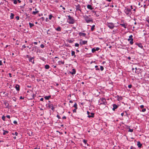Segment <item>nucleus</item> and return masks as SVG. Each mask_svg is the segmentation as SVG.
Segmentation results:
<instances>
[{
    "mask_svg": "<svg viewBox=\"0 0 149 149\" xmlns=\"http://www.w3.org/2000/svg\"><path fill=\"white\" fill-rule=\"evenodd\" d=\"M68 19L67 22L70 24H73L74 22V20L73 17H71L70 15H68Z\"/></svg>",
    "mask_w": 149,
    "mask_h": 149,
    "instance_id": "f257e3e1",
    "label": "nucleus"
},
{
    "mask_svg": "<svg viewBox=\"0 0 149 149\" xmlns=\"http://www.w3.org/2000/svg\"><path fill=\"white\" fill-rule=\"evenodd\" d=\"M89 16H90V15H89L88 16H85L84 18L85 20L86 21L87 23H89L90 22H93V20L92 18L89 17Z\"/></svg>",
    "mask_w": 149,
    "mask_h": 149,
    "instance_id": "f03ea898",
    "label": "nucleus"
},
{
    "mask_svg": "<svg viewBox=\"0 0 149 149\" xmlns=\"http://www.w3.org/2000/svg\"><path fill=\"white\" fill-rule=\"evenodd\" d=\"M99 105L103 104L104 105H106L107 104V102H106V100L104 98L100 99V101L99 102Z\"/></svg>",
    "mask_w": 149,
    "mask_h": 149,
    "instance_id": "7ed1b4c3",
    "label": "nucleus"
},
{
    "mask_svg": "<svg viewBox=\"0 0 149 149\" xmlns=\"http://www.w3.org/2000/svg\"><path fill=\"white\" fill-rule=\"evenodd\" d=\"M124 12L128 16L132 14L131 10L128 8H125L124 10Z\"/></svg>",
    "mask_w": 149,
    "mask_h": 149,
    "instance_id": "20e7f679",
    "label": "nucleus"
},
{
    "mask_svg": "<svg viewBox=\"0 0 149 149\" xmlns=\"http://www.w3.org/2000/svg\"><path fill=\"white\" fill-rule=\"evenodd\" d=\"M106 25L110 29H113L114 27V24L112 22H107Z\"/></svg>",
    "mask_w": 149,
    "mask_h": 149,
    "instance_id": "39448f33",
    "label": "nucleus"
},
{
    "mask_svg": "<svg viewBox=\"0 0 149 149\" xmlns=\"http://www.w3.org/2000/svg\"><path fill=\"white\" fill-rule=\"evenodd\" d=\"M3 104L5 105L6 108H9V104L8 102V101H3Z\"/></svg>",
    "mask_w": 149,
    "mask_h": 149,
    "instance_id": "423d86ee",
    "label": "nucleus"
},
{
    "mask_svg": "<svg viewBox=\"0 0 149 149\" xmlns=\"http://www.w3.org/2000/svg\"><path fill=\"white\" fill-rule=\"evenodd\" d=\"M76 7L77 10L80 11L81 12V6L80 5L78 4L76 6Z\"/></svg>",
    "mask_w": 149,
    "mask_h": 149,
    "instance_id": "0eeeda50",
    "label": "nucleus"
},
{
    "mask_svg": "<svg viewBox=\"0 0 149 149\" xmlns=\"http://www.w3.org/2000/svg\"><path fill=\"white\" fill-rule=\"evenodd\" d=\"M113 108H112V110L113 111H115L116 109H117L118 107V105L115 104H113Z\"/></svg>",
    "mask_w": 149,
    "mask_h": 149,
    "instance_id": "6e6552de",
    "label": "nucleus"
},
{
    "mask_svg": "<svg viewBox=\"0 0 149 149\" xmlns=\"http://www.w3.org/2000/svg\"><path fill=\"white\" fill-rule=\"evenodd\" d=\"M34 57H30L29 58V62H32L33 64H34Z\"/></svg>",
    "mask_w": 149,
    "mask_h": 149,
    "instance_id": "1a4fd4ad",
    "label": "nucleus"
},
{
    "mask_svg": "<svg viewBox=\"0 0 149 149\" xmlns=\"http://www.w3.org/2000/svg\"><path fill=\"white\" fill-rule=\"evenodd\" d=\"M92 12L94 13V15L96 17H98L99 16L100 14L98 12L94 11H92Z\"/></svg>",
    "mask_w": 149,
    "mask_h": 149,
    "instance_id": "9d476101",
    "label": "nucleus"
},
{
    "mask_svg": "<svg viewBox=\"0 0 149 149\" xmlns=\"http://www.w3.org/2000/svg\"><path fill=\"white\" fill-rule=\"evenodd\" d=\"M79 35L80 36L85 37L86 36V33L80 32L79 33Z\"/></svg>",
    "mask_w": 149,
    "mask_h": 149,
    "instance_id": "9b49d317",
    "label": "nucleus"
},
{
    "mask_svg": "<svg viewBox=\"0 0 149 149\" xmlns=\"http://www.w3.org/2000/svg\"><path fill=\"white\" fill-rule=\"evenodd\" d=\"M39 11L37 10V9L36 8L35 9V11H33L32 12V14L34 15H36V14L39 12Z\"/></svg>",
    "mask_w": 149,
    "mask_h": 149,
    "instance_id": "f8f14e48",
    "label": "nucleus"
},
{
    "mask_svg": "<svg viewBox=\"0 0 149 149\" xmlns=\"http://www.w3.org/2000/svg\"><path fill=\"white\" fill-rule=\"evenodd\" d=\"M70 73L72 75H74L76 73V70L74 69H72V72H70Z\"/></svg>",
    "mask_w": 149,
    "mask_h": 149,
    "instance_id": "ddd939ff",
    "label": "nucleus"
},
{
    "mask_svg": "<svg viewBox=\"0 0 149 149\" xmlns=\"http://www.w3.org/2000/svg\"><path fill=\"white\" fill-rule=\"evenodd\" d=\"M117 100L118 101H120L122 100L123 98L121 96H120L118 95L117 96Z\"/></svg>",
    "mask_w": 149,
    "mask_h": 149,
    "instance_id": "4468645a",
    "label": "nucleus"
},
{
    "mask_svg": "<svg viewBox=\"0 0 149 149\" xmlns=\"http://www.w3.org/2000/svg\"><path fill=\"white\" fill-rule=\"evenodd\" d=\"M137 146H138L139 148H141L142 146V144L139 141L137 142Z\"/></svg>",
    "mask_w": 149,
    "mask_h": 149,
    "instance_id": "2eb2a0df",
    "label": "nucleus"
},
{
    "mask_svg": "<svg viewBox=\"0 0 149 149\" xmlns=\"http://www.w3.org/2000/svg\"><path fill=\"white\" fill-rule=\"evenodd\" d=\"M136 45H137L138 47L141 49H143V47L141 43H136Z\"/></svg>",
    "mask_w": 149,
    "mask_h": 149,
    "instance_id": "dca6fc26",
    "label": "nucleus"
},
{
    "mask_svg": "<svg viewBox=\"0 0 149 149\" xmlns=\"http://www.w3.org/2000/svg\"><path fill=\"white\" fill-rule=\"evenodd\" d=\"M90 114L91 115L88 116V117L89 118H93L94 117L95 113H91Z\"/></svg>",
    "mask_w": 149,
    "mask_h": 149,
    "instance_id": "f3484780",
    "label": "nucleus"
},
{
    "mask_svg": "<svg viewBox=\"0 0 149 149\" xmlns=\"http://www.w3.org/2000/svg\"><path fill=\"white\" fill-rule=\"evenodd\" d=\"M87 8H88L90 9L91 10H92L93 8L92 6L90 5H88L87 6Z\"/></svg>",
    "mask_w": 149,
    "mask_h": 149,
    "instance_id": "a211bd4d",
    "label": "nucleus"
},
{
    "mask_svg": "<svg viewBox=\"0 0 149 149\" xmlns=\"http://www.w3.org/2000/svg\"><path fill=\"white\" fill-rule=\"evenodd\" d=\"M49 107L53 111L54 109V107H53V105L52 104H50L49 105Z\"/></svg>",
    "mask_w": 149,
    "mask_h": 149,
    "instance_id": "6ab92c4d",
    "label": "nucleus"
},
{
    "mask_svg": "<svg viewBox=\"0 0 149 149\" xmlns=\"http://www.w3.org/2000/svg\"><path fill=\"white\" fill-rule=\"evenodd\" d=\"M15 88L17 91L19 90V86L18 84H17L15 86Z\"/></svg>",
    "mask_w": 149,
    "mask_h": 149,
    "instance_id": "aec40b11",
    "label": "nucleus"
},
{
    "mask_svg": "<svg viewBox=\"0 0 149 149\" xmlns=\"http://www.w3.org/2000/svg\"><path fill=\"white\" fill-rule=\"evenodd\" d=\"M87 41H83L82 42V43H81V42H80V44L82 45H85L87 43Z\"/></svg>",
    "mask_w": 149,
    "mask_h": 149,
    "instance_id": "412c9836",
    "label": "nucleus"
},
{
    "mask_svg": "<svg viewBox=\"0 0 149 149\" xmlns=\"http://www.w3.org/2000/svg\"><path fill=\"white\" fill-rule=\"evenodd\" d=\"M71 55L72 56H74V57H75L76 55H75V52L74 51H72Z\"/></svg>",
    "mask_w": 149,
    "mask_h": 149,
    "instance_id": "4be33fe9",
    "label": "nucleus"
},
{
    "mask_svg": "<svg viewBox=\"0 0 149 149\" xmlns=\"http://www.w3.org/2000/svg\"><path fill=\"white\" fill-rule=\"evenodd\" d=\"M3 135H5L8 133V131H6L3 130Z\"/></svg>",
    "mask_w": 149,
    "mask_h": 149,
    "instance_id": "5701e85b",
    "label": "nucleus"
},
{
    "mask_svg": "<svg viewBox=\"0 0 149 149\" xmlns=\"http://www.w3.org/2000/svg\"><path fill=\"white\" fill-rule=\"evenodd\" d=\"M120 25H121V26L124 27L125 29H126L127 28V25H126L125 24H120Z\"/></svg>",
    "mask_w": 149,
    "mask_h": 149,
    "instance_id": "b1692460",
    "label": "nucleus"
},
{
    "mask_svg": "<svg viewBox=\"0 0 149 149\" xmlns=\"http://www.w3.org/2000/svg\"><path fill=\"white\" fill-rule=\"evenodd\" d=\"M51 97L50 95H49L48 96H45L44 97V98L46 100H48L49 99V98Z\"/></svg>",
    "mask_w": 149,
    "mask_h": 149,
    "instance_id": "393cba45",
    "label": "nucleus"
},
{
    "mask_svg": "<svg viewBox=\"0 0 149 149\" xmlns=\"http://www.w3.org/2000/svg\"><path fill=\"white\" fill-rule=\"evenodd\" d=\"M55 29L56 30L58 31H61V27L60 26H58Z\"/></svg>",
    "mask_w": 149,
    "mask_h": 149,
    "instance_id": "a878e982",
    "label": "nucleus"
},
{
    "mask_svg": "<svg viewBox=\"0 0 149 149\" xmlns=\"http://www.w3.org/2000/svg\"><path fill=\"white\" fill-rule=\"evenodd\" d=\"M83 142L85 143V144H86L87 145V146H89L88 144L87 143V140H85V139H84L83 140Z\"/></svg>",
    "mask_w": 149,
    "mask_h": 149,
    "instance_id": "bb28decb",
    "label": "nucleus"
},
{
    "mask_svg": "<svg viewBox=\"0 0 149 149\" xmlns=\"http://www.w3.org/2000/svg\"><path fill=\"white\" fill-rule=\"evenodd\" d=\"M29 25L30 27L31 28L34 26V24H33L31 23L30 22L29 23Z\"/></svg>",
    "mask_w": 149,
    "mask_h": 149,
    "instance_id": "cd10ccee",
    "label": "nucleus"
},
{
    "mask_svg": "<svg viewBox=\"0 0 149 149\" xmlns=\"http://www.w3.org/2000/svg\"><path fill=\"white\" fill-rule=\"evenodd\" d=\"M130 44L132 45L133 43V38H131V40H130Z\"/></svg>",
    "mask_w": 149,
    "mask_h": 149,
    "instance_id": "c85d7f7f",
    "label": "nucleus"
},
{
    "mask_svg": "<svg viewBox=\"0 0 149 149\" xmlns=\"http://www.w3.org/2000/svg\"><path fill=\"white\" fill-rule=\"evenodd\" d=\"M45 68L46 69H49V66L48 65H45Z\"/></svg>",
    "mask_w": 149,
    "mask_h": 149,
    "instance_id": "c756f323",
    "label": "nucleus"
},
{
    "mask_svg": "<svg viewBox=\"0 0 149 149\" xmlns=\"http://www.w3.org/2000/svg\"><path fill=\"white\" fill-rule=\"evenodd\" d=\"M14 14L13 13H11L10 17L11 19H13L14 18Z\"/></svg>",
    "mask_w": 149,
    "mask_h": 149,
    "instance_id": "7c9ffc66",
    "label": "nucleus"
},
{
    "mask_svg": "<svg viewBox=\"0 0 149 149\" xmlns=\"http://www.w3.org/2000/svg\"><path fill=\"white\" fill-rule=\"evenodd\" d=\"M95 26L94 25H93L92 26L91 28V31H94V27Z\"/></svg>",
    "mask_w": 149,
    "mask_h": 149,
    "instance_id": "2f4dec72",
    "label": "nucleus"
},
{
    "mask_svg": "<svg viewBox=\"0 0 149 149\" xmlns=\"http://www.w3.org/2000/svg\"><path fill=\"white\" fill-rule=\"evenodd\" d=\"M77 104L76 103H75L74 105H73V107H74L75 108H76V109H77Z\"/></svg>",
    "mask_w": 149,
    "mask_h": 149,
    "instance_id": "473e14b6",
    "label": "nucleus"
},
{
    "mask_svg": "<svg viewBox=\"0 0 149 149\" xmlns=\"http://www.w3.org/2000/svg\"><path fill=\"white\" fill-rule=\"evenodd\" d=\"M2 119L3 120V121H5V118H6V117L4 116H3L2 117Z\"/></svg>",
    "mask_w": 149,
    "mask_h": 149,
    "instance_id": "72a5a7b5",
    "label": "nucleus"
},
{
    "mask_svg": "<svg viewBox=\"0 0 149 149\" xmlns=\"http://www.w3.org/2000/svg\"><path fill=\"white\" fill-rule=\"evenodd\" d=\"M58 63H61V64H64V61H59L58 62Z\"/></svg>",
    "mask_w": 149,
    "mask_h": 149,
    "instance_id": "f704fd0d",
    "label": "nucleus"
},
{
    "mask_svg": "<svg viewBox=\"0 0 149 149\" xmlns=\"http://www.w3.org/2000/svg\"><path fill=\"white\" fill-rule=\"evenodd\" d=\"M96 51L95 48H93L92 49V52L93 53H94Z\"/></svg>",
    "mask_w": 149,
    "mask_h": 149,
    "instance_id": "c9c22d12",
    "label": "nucleus"
},
{
    "mask_svg": "<svg viewBox=\"0 0 149 149\" xmlns=\"http://www.w3.org/2000/svg\"><path fill=\"white\" fill-rule=\"evenodd\" d=\"M53 17V16L52 14H50L49 16V19L50 20L51 19L52 17Z\"/></svg>",
    "mask_w": 149,
    "mask_h": 149,
    "instance_id": "e433bc0d",
    "label": "nucleus"
},
{
    "mask_svg": "<svg viewBox=\"0 0 149 149\" xmlns=\"http://www.w3.org/2000/svg\"><path fill=\"white\" fill-rule=\"evenodd\" d=\"M100 69L102 71H103L104 69L103 67V66H100Z\"/></svg>",
    "mask_w": 149,
    "mask_h": 149,
    "instance_id": "4c0bfd02",
    "label": "nucleus"
},
{
    "mask_svg": "<svg viewBox=\"0 0 149 149\" xmlns=\"http://www.w3.org/2000/svg\"><path fill=\"white\" fill-rule=\"evenodd\" d=\"M98 66H97V65H96V66H95V68H96V70H100V69H99V68H98Z\"/></svg>",
    "mask_w": 149,
    "mask_h": 149,
    "instance_id": "58836bf2",
    "label": "nucleus"
},
{
    "mask_svg": "<svg viewBox=\"0 0 149 149\" xmlns=\"http://www.w3.org/2000/svg\"><path fill=\"white\" fill-rule=\"evenodd\" d=\"M14 1L13 3L14 4H16L17 3V0H13Z\"/></svg>",
    "mask_w": 149,
    "mask_h": 149,
    "instance_id": "ea45409f",
    "label": "nucleus"
},
{
    "mask_svg": "<svg viewBox=\"0 0 149 149\" xmlns=\"http://www.w3.org/2000/svg\"><path fill=\"white\" fill-rule=\"evenodd\" d=\"M68 42L69 43H72L73 42V41L72 40H68Z\"/></svg>",
    "mask_w": 149,
    "mask_h": 149,
    "instance_id": "a19ab883",
    "label": "nucleus"
},
{
    "mask_svg": "<svg viewBox=\"0 0 149 149\" xmlns=\"http://www.w3.org/2000/svg\"><path fill=\"white\" fill-rule=\"evenodd\" d=\"M79 46V45L78 43H76L75 44V47H78Z\"/></svg>",
    "mask_w": 149,
    "mask_h": 149,
    "instance_id": "79ce46f5",
    "label": "nucleus"
},
{
    "mask_svg": "<svg viewBox=\"0 0 149 149\" xmlns=\"http://www.w3.org/2000/svg\"><path fill=\"white\" fill-rule=\"evenodd\" d=\"M13 123L15 124V125H17V122L16 121V120H15L13 121Z\"/></svg>",
    "mask_w": 149,
    "mask_h": 149,
    "instance_id": "37998d69",
    "label": "nucleus"
},
{
    "mask_svg": "<svg viewBox=\"0 0 149 149\" xmlns=\"http://www.w3.org/2000/svg\"><path fill=\"white\" fill-rule=\"evenodd\" d=\"M96 51H98L100 49L99 47H97L95 49Z\"/></svg>",
    "mask_w": 149,
    "mask_h": 149,
    "instance_id": "c03bdc74",
    "label": "nucleus"
},
{
    "mask_svg": "<svg viewBox=\"0 0 149 149\" xmlns=\"http://www.w3.org/2000/svg\"><path fill=\"white\" fill-rule=\"evenodd\" d=\"M40 47L41 48H43L44 47V46L43 44H42L40 45Z\"/></svg>",
    "mask_w": 149,
    "mask_h": 149,
    "instance_id": "a18cd8bd",
    "label": "nucleus"
},
{
    "mask_svg": "<svg viewBox=\"0 0 149 149\" xmlns=\"http://www.w3.org/2000/svg\"><path fill=\"white\" fill-rule=\"evenodd\" d=\"M133 129H130L128 130V132H133Z\"/></svg>",
    "mask_w": 149,
    "mask_h": 149,
    "instance_id": "49530a36",
    "label": "nucleus"
},
{
    "mask_svg": "<svg viewBox=\"0 0 149 149\" xmlns=\"http://www.w3.org/2000/svg\"><path fill=\"white\" fill-rule=\"evenodd\" d=\"M132 87V85L131 84H130L128 85V87L129 88H131Z\"/></svg>",
    "mask_w": 149,
    "mask_h": 149,
    "instance_id": "de8ad7c7",
    "label": "nucleus"
},
{
    "mask_svg": "<svg viewBox=\"0 0 149 149\" xmlns=\"http://www.w3.org/2000/svg\"><path fill=\"white\" fill-rule=\"evenodd\" d=\"M146 109H145V108L143 109L142 110V111L143 112H144L146 111Z\"/></svg>",
    "mask_w": 149,
    "mask_h": 149,
    "instance_id": "09e8293b",
    "label": "nucleus"
},
{
    "mask_svg": "<svg viewBox=\"0 0 149 149\" xmlns=\"http://www.w3.org/2000/svg\"><path fill=\"white\" fill-rule=\"evenodd\" d=\"M130 149H136L133 146H131L130 147Z\"/></svg>",
    "mask_w": 149,
    "mask_h": 149,
    "instance_id": "8fccbe9b",
    "label": "nucleus"
},
{
    "mask_svg": "<svg viewBox=\"0 0 149 149\" xmlns=\"http://www.w3.org/2000/svg\"><path fill=\"white\" fill-rule=\"evenodd\" d=\"M76 109V108H75L73 110V111L74 113H75L76 112V109Z\"/></svg>",
    "mask_w": 149,
    "mask_h": 149,
    "instance_id": "3c124183",
    "label": "nucleus"
},
{
    "mask_svg": "<svg viewBox=\"0 0 149 149\" xmlns=\"http://www.w3.org/2000/svg\"><path fill=\"white\" fill-rule=\"evenodd\" d=\"M144 107V106L143 105H141L140 106V107L141 108V109H142Z\"/></svg>",
    "mask_w": 149,
    "mask_h": 149,
    "instance_id": "603ef678",
    "label": "nucleus"
},
{
    "mask_svg": "<svg viewBox=\"0 0 149 149\" xmlns=\"http://www.w3.org/2000/svg\"><path fill=\"white\" fill-rule=\"evenodd\" d=\"M56 117L58 118L59 119H60L61 118L58 115H57L56 116Z\"/></svg>",
    "mask_w": 149,
    "mask_h": 149,
    "instance_id": "864d4df0",
    "label": "nucleus"
},
{
    "mask_svg": "<svg viewBox=\"0 0 149 149\" xmlns=\"http://www.w3.org/2000/svg\"><path fill=\"white\" fill-rule=\"evenodd\" d=\"M6 117L7 118H10V116L8 115H7L6 116Z\"/></svg>",
    "mask_w": 149,
    "mask_h": 149,
    "instance_id": "5fc2aeb1",
    "label": "nucleus"
},
{
    "mask_svg": "<svg viewBox=\"0 0 149 149\" xmlns=\"http://www.w3.org/2000/svg\"><path fill=\"white\" fill-rule=\"evenodd\" d=\"M41 19H42V21H43L45 19V18L44 17H42L41 18Z\"/></svg>",
    "mask_w": 149,
    "mask_h": 149,
    "instance_id": "6e6d98bb",
    "label": "nucleus"
},
{
    "mask_svg": "<svg viewBox=\"0 0 149 149\" xmlns=\"http://www.w3.org/2000/svg\"><path fill=\"white\" fill-rule=\"evenodd\" d=\"M15 135L16 136H17L18 135V133L17 132H15Z\"/></svg>",
    "mask_w": 149,
    "mask_h": 149,
    "instance_id": "4d7b16f0",
    "label": "nucleus"
},
{
    "mask_svg": "<svg viewBox=\"0 0 149 149\" xmlns=\"http://www.w3.org/2000/svg\"><path fill=\"white\" fill-rule=\"evenodd\" d=\"M133 37V36L132 35H131L130 36H129V38H132Z\"/></svg>",
    "mask_w": 149,
    "mask_h": 149,
    "instance_id": "13d9d810",
    "label": "nucleus"
},
{
    "mask_svg": "<svg viewBox=\"0 0 149 149\" xmlns=\"http://www.w3.org/2000/svg\"><path fill=\"white\" fill-rule=\"evenodd\" d=\"M16 18L17 19V20H19V17L18 16H16Z\"/></svg>",
    "mask_w": 149,
    "mask_h": 149,
    "instance_id": "bf43d9fd",
    "label": "nucleus"
},
{
    "mask_svg": "<svg viewBox=\"0 0 149 149\" xmlns=\"http://www.w3.org/2000/svg\"><path fill=\"white\" fill-rule=\"evenodd\" d=\"M22 47L23 48H25L26 47L25 45H24L22 46Z\"/></svg>",
    "mask_w": 149,
    "mask_h": 149,
    "instance_id": "052dcab7",
    "label": "nucleus"
},
{
    "mask_svg": "<svg viewBox=\"0 0 149 149\" xmlns=\"http://www.w3.org/2000/svg\"><path fill=\"white\" fill-rule=\"evenodd\" d=\"M90 112H89L88 111H87V114L88 116L90 115Z\"/></svg>",
    "mask_w": 149,
    "mask_h": 149,
    "instance_id": "680f3d73",
    "label": "nucleus"
},
{
    "mask_svg": "<svg viewBox=\"0 0 149 149\" xmlns=\"http://www.w3.org/2000/svg\"><path fill=\"white\" fill-rule=\"evenodd\" d=\"M62 118H63V119H66V117L65 116H63L62 117Z\"/></svg>",
    "mask_w": 149,
    "mask_h": 149,
    "instance_id": "e2e57ef3",
    "label": "nucleus"
},
{
    "mask_svg": "<svg viewBox=\"0 0 149 149\" xmlns=\"http://www.w3.org/2000/svg\"><path fill=\"white\" fill-rule=\"evenodd\" d=\"M44 100V99L43 98H41V99H40V100L41 101H43Z\"/></svg>",
    "mask_w": 149,
    "mask_h": 149,
    "instance_id": "0e129e2a",
    "label": "nucleus"
},
{
    "mask_svg": "<svg viewBox=\"0 0 149 149\" xmlns=\"http://www.w3.org/2000/svg\"><path fill=\"white\" fill-rule=\"evenodd\" d=\"M33 43H34V44L35 45H37V44H38V43H37V42H33Z\"/></svg>",
    "mask_w": 149,
    "mask_h": 149,
    "instance_id": "69168bd1",
    "label": "nucleus"
},
{
    "mask_svg": "<svg viewBox=\"0 0 149 149\" xmlns=\"http://www.w3.org/2000/svg\"><path fill=\"white\" fill-rule=\"evenodd\" d=\"M2 65V62L0 60V65Z\"/></svg>",
    "mask_w": 149,
    "mask_h": 149,
    "instance_id": "338daca9",
    "label": "nucleus"
},
{
    "mask_svg": "<svg viewBox=\"0 0 149 149\" xmlns=\"http://www.w3.org/2000/svg\"><path fill=\"white\" fill-rule=\"evenodd\" d=\"M9 76L10 77H12V76H11V74L10 73H9Z\"/></svg>",
    "mask_w": 149,
    "mask_h": 149,
    "instance_id": "774afa93",
    "label": "nucleus"
}]
</instances>
